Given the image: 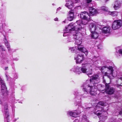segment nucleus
<instances>
[{
	"instance_id": "27",
	"label": "nucleus",
	"mask_w": 122,
	"mask_h": 122,
	"mask_svg": "<svg viewBox=\"0 0 122 122\" xmlns=\"http://www.w3.org/2000/svg\"><path fill=\"white\" fill-rule=\"evenodd\" d=\"M116 86L118 88V90L119 91H121L122 88V83H121L120 85L117 84Z\"/></svg>"
},
{
	"instance_id": "8",
	"label": "nucleus",
	"mask_w": 122,
	"mask_h": 122,
	"mask_svg": "<svg viewBox=\"0 0 122 122\" xmlns=\"http://www.w3.org/2000/svg\"><path fill=\"white\" fill-rule=\"evenodd\" d=\"M85 53L81 51V52L78 53L76 57H75V59L76 60V63L80 64L84 60V56L83 53Z\"/></svg>"
},
{
	"instance_id": "30",
	"label": "nucleus",
	"mask_w": 122,
	"mask_h": 122,
	"mask_svg": "<svg viewBox=\"0 0 122 122\" xmlns=\"http://www.w3.org/2000/svg\"><path fill=\"white\" fill-rule=\"evenodd\" d=\"M76 48L74 47H70L69 48V49L71 50V51L72 52H74L75 51Z\"/></svg>"
},
{
	"instance_id": "48",
	"label": "nucleus",
	"mask_w": 122,
	"mask_h": 122,
	"mask_svg": "<svg viewBox=\"0 0 122 122\" xmlns=\"http://www.w3.org/2000/svg\"><path fill=\"white\" fill-rule=\"evenodd\" d=\"M19 102V103H22V102H21V101H20Z\"/></svg>"
},
{
	"instance_id": "37",
	"label": "nucleus",
	"mask_w": 122,
	"mask_h": 122,
	"mask_svg": "<svg viewBox=\"0 0 122 122\" xmlns=\"http://www.w3.org/2000/svg\"><path fill=\"white\" fill-rule=\"evenodd\" d=\"M12 60L13 61L15 60L16 61H17L18 60V59L17 58H13L12 59Z\"/></svg>"
},
{
	"instance_id": "45",
	"label": "nucleus",
	"mask_w": 122,
	"mask_h": 122,
	"mask_svg": "<svg viewBox=\"0 0 122 122\" xmlns=\"http://www.w3.org/2000/svg\"><path fill=\"white\" fill-rule=\"evenodd\" d=\"M103 82H104V83H105V85L106 84H107V83H106V81L104 79L103 80Z\"/></svg>"
},
{
	"instance_id": "15",
	"label": "nucleus",
	"mask_w": 122,
	"mask_h": 122,
	"mask_svg": "<svg viewBox=\"0 0 122 122\" xmlns=\"http://www.w3.org/2000/svg\"><path fill=\"white\" fill-rule=\"evenodd\" d=\"M97 25H95L94 24H91L90 25V29L91 33L96 31L97 29Z\"/></svg>"
},
{
	"instance_id": "14",
	"label": "nucleus",
	"mask_w": 122,
	"mask_h": 122,
	"mask_svg": "<svg viewBox=\"0 0 122 122\" xmlns=\"http://www.w3.org/2000/svg\"><path fill=\"white\" fill-rule=\"evenodd\" d=\"M71 71H73L78 74L81 73V67L78 66H74L71 69Z\"/></svg>"
},
{
	"instance_id": "2",
	"label": "nucleus",
	"mask_w": 122,
	"mask_h": 122,
	"mask_svg": "<svg viewBox=\"0 0 122 122\" xmlns=\"http://www.w3.org/2000/svg\"><path fill=\"white\" fill-rule=\"evenodd\" d=\"M83 21L81 20H80L76 21V22L74 24V26L73 27V24L71 23L69 24L71 27V30L72 31L73 34V36H77V37L79 38L81 36V33L78 31H80L82 29L83 27Z\"/></svg>"
},
{
	"instance_id": "46",
	"label": "nucleus",
	"mask_w": 122,
	"mask_h": 122,
	"mask_svg": "<svg viewBox=\"0 0 122 122\" xmlns=\"http://www.w3.org/2000/svg\"><path fill=\"white\" fill-rule=\"evenodd\" d=\"M2 34H3V35L4 36L5 38H6V36L5 35H4L3 33H2Z\"/></svg>"
},
{
	"instance_id": "19",
	"label": "nucleus",
	"mask_w": 122,
	"mask_h": 122,
	"mask_svg": "<svg viewBox=\"0 0 122 122\" xmlns=\"http://www.w3.org/2000/svg\"><path fill=\"white\" fill-rule=\"evenodd\" d=\"M121 3L120 1L118 0L115 1L114 8L115 10H117L120 8L121 6Z\"/></svg>"
},
{
	"instance_id": "25",
	"label": "nucleus",
	"mask_w": 122,
	"mask_h": 122,
	"mask_svg": "<svg viewBox=\"0 0 122 122\" xmlns=\"http://www.w3.org/2000/svg\"><path fill=\"white\" fill-rule=\"evenodd\" d=\"M5 120H6V122H8V117L9 116L8 109H5Z\"/></svg>"
},
{
	"instance_id": "7",
	"label": "nucleus",
	"mask_w": 122,
	"mask_h": 122,
	"mask_svg": "<svg viewBox=\"0 0 122 122\" xmlns=\"http://www.w3.org/2000/svg\"><path fill=\"white\" fill-rule=\"evenodd\" d=\"M104 102H99L96 107V109H98L99 108H101V110H97L96 112L94 113L95 114H96L97 116H99L101 115L100 116L101 117V116H102L103 113L102 112H104V110L102 109V106H103L104 105Z\"/></svg>"
},
{
	"instance_id": "20",
	"label": "nucleus",
	"mask_w": 122,
	"mask_h": 122,
	"mask_svg": "<svg viewBox=\"0 0 122 122\" xmlns=\"http://www.w3.org/2000/svg\"><path fill=\"white\" fill-rule=\"evenodd\" d=\"M66 1V3L65 5V6L68 9H71L73 7V4L71 0H67Z\"/></svg>"
},
{
	"instance_id": "10",
	"label": "nucleus",
	"mask_w": 122,
	"mask_h": 122,
	"mask_svg": "<svg viewBox=\"0 0 122 122\" xmlns=\"http://www.w3.org/2000/svg\"><path fill=\"white\" fill-rule=\"evenodd\" d=\"M80 109H78L76 110L68 112L67 114L68 115L75 117H77V115L80 114L81 112V111L79 110Z\"/></svg>"
},
{
	"instance_id": "41",
	"label": "nucleus",
	"mask_w": 122,
	"mask_h": 122,
	"mask_svg": "<svg viewBox=\"0 0 122 122\" xmlns=\"http://www.w3.org/2000/svg\"><path fill=\"white\" fill-rule=\"evenodd\" d=\"M54 20L55 21H58V19L57 18H56L54 19Z\"/></svg>"
},
{
	"instance_id": "47",
	"label": "nucleus",
	"mask_w": 122,
	"mask_h": 122,
	"mask_svg": "<svg viewBox=\"0 0 122 122\" xmlns=\"http://www.w3.org/2000/svg\"><path fill=\"white\" fill-rule=\"evenodd\" d=\"M8 68V67H5V70H6L7 69V68Z\"/></svg>"
},
{
	"instance_id": "43",
	"label": "nucleus",
	"mask_w": 122,
	"mask_h": 122,
	"mask_svg": "<svg viewBox=\"0 0 122 122\" xmlns=\"http://www.w3.org/2000/svg\"><path fill=\"white\" fill-rule=\"evenodd\" d=\"M75 1H76V2H78L80 1V0H74Z\"/></svg>"
},
{
	"instance_id": "40",
	"label": "nucleus",
	"mask_w": 122,
	"mask_h": 122,
	"mask_svg": "<svg viewBox=\"0 0 122 122\" xmlns=\"http://www.w3.org/2000/svg\"><path fill=\"white\" fill-rule=\"evenodd\" d=\"M5 75H6V79L7 80H7H8V79L9 76L8 75H6V74H5Z\"/></svg>"
},
{
	"instance_id": "18",
	"label": "nucleus",
	"mask_w": 122,
	"mask_h": 122,
	"mask_svg": "<svg viewBox=\"0 0 122 122\" xmlns=\"http://www.w3.org/2000/svg\"><path fill=\"white\" fill-rule=\"evenodd\" d=\"M74 11L71 10L69 11V14L68 15L67 19L69 21L72 20L74 18Z\"/></svg>"
},
{
	"instance_id": "39",
	"label": "nucleus",
	"mask_w": 122,
	"mask_h": 122,
	"mask_svg": "<svg viewBox=\"0 0 122 122\" xmlns=\"http://www.w3.org/2000/svg\"><path fill=\"white\" fill-rule=\"evenodd\" d=\"M91 108V107H87V108H85V110H88L90 108Z\"/></svg>"
},
{
	"instance_id": "35",
	"label": "nucleus",
	"mask_w": 122,
	"mask_h": 122,
	"mask_svg": "<svg viewBox=\"0 0 122 122\" xmlns=\"http://www.w3.org/2000/svg\"><path fill=\"white\" fill-rule=\"evenodd\" d=\"M18 75L17 74H15L14 75V77L15 78L17 79L18 78Z\"/></svg>"
},
{
	"instance_id": "4",
	"label": "nucleus",
	"mask_w": 122,
	"mask_h": 122,
	"mask_svg": "<svg viewBox=\"0 0 122 122\" xmlns=\"http://www.w3.org/2000/svg\"><path fill=\"white\" fill-rule=\"evenodd\" d=\"M92 68L91 65L89 63L82 64L81 67V73H86L88 75H91L92 72Z\"/></svg>"
},
{
	"instance_id": "16",
	"label": "nucleus",
	"mask_w": 122,
	"mask_h": 122,
	"mask_svg": "<svg viewBox=\"0 0 122 122\" xmlns=\"http://www.w3.org/2000/svg\"><path fill=\"white\" fill-rule=\"evenodd\" d=\"M90 16H93L95 15L97 13V11L96 10L93 8L92 7H90L89 9Z\"/></svg>"
},
{
	"instance_id": "3",
	"label": "nucleus",
	"mask_w": 122,
	"mask_h": 122,
	"mask_svg": "<svg viewBox=\"0 0 122 122\" xmlns=\"http://www.w3.org/2000/svg\"><path fill=\"white\" fill-rule=\"evenodd\" d=\"M107 68V72H105V75L107 76L110 79L112 78V77L115 76L117 75V73L116 71H114L113 70V67L111 66L107 67V66H103L100 67L99 69L101 71H103L106 68Z\"/></svg>"
},
{
	"instance_id": "38",
	"label": "nucleus",
	"mask_w": 122,
	"mask_h": 122,
	"mask_svg": "<svg viewBox=\"0 0 122 122\" xmlns=\"http://www.w3.org/2000/svg\"><path fill=\"white\" fill-rule=\"evenodd\" d=\"M73 122H79V121L78 119H76Z\"/></svg>"
},
{
	"instance_id": "24",
	"label": "nucleus",
	"mask_w": 122,
	"mask_h": 122,
	"mask_svg": "<svg viewBox=\"0 0 122 122\" xmlns=\"http://www.w3.org/2000/svg\"><path fill=\"white\" fill-rule=\"evenodd\" d=\"M100 10L103 11V12H106L108 14V12H109L108 11V8L105 6H103L101 7Z\"/></svg>"
},
{
	"instance_id": "51",
	"label": "nucleus",
	"mask_w": 122,
	"mask_h": 122,
	"mask_svg": "<svg viewBox=\"0 0 122 122\" xmlns=\"http://www.w3.org/2000/svg\"><path fill=\"white\" fill-rule=\"evenodd\" d=\"M104 111V112H105V113H106V112L105 111Z\"/></svg>"
},
{
	"instance_id": "5",
	"label": "nucleus",
	"mask_w": 122,
	"mask_h": 122,
	"mask_svg": "<svg viewBox=\"0 0 122 122\" xmlns=\"http://www.w3.org/2000/svg\"><path fill=\"white\" fill-rule=\"evenodd\" d=\"M75 41V45H76L77 49L80 51L83 52L86 56L88 54V51L81 44L82 42L81 39H74Z\"/></svg>"
},
{
	"instance_id": "26",
	"label": "nucleus",
	"mask_w": 122,
	"mask_h": 122,
	"mask_svg": "<svg viewBox=\"0 0 122 122\" xmlns=\"http://www.w3.org/2000/svg\"><path fill=\"white\" fill-rule=\"evenodd\" d=\"M118 12L116 11H109V12H108V14L111 15L113 16H117L118 15Z\"/></svg>"
},
{
	"instance_id": "42",
	"label": "nucleus",
	"mask_w": 122,
	"mask_h": 122,
	"mask_svg": "<svg viewBox=\"0 0 122 122\" xmlns=\"http://www.w3.org/2000/svg\"><path fill=\"white\" fill-rule=\"evenodd\" d=\"M10 30H11L10 29H9V30L7 29V30H5V31L6 32H8L9 31H10Z\"/></svg>"
},
{
	"instance_id": "1",
	"label": "nucleus",
	"mask_w": 122,
	"mask_h": 122,
	"mask_svg": "<svg viewBox=\"0 0 122 122\" xmlns=\"http://www.w3.org/2000/svg\"><path fill=\"white\" fill-rule=\"evenodd\" d=\"M90 82L91 84H92L93 85L90 86L86 83L83 84V90L84 92H85L86 93L83 94L81 92H75L74 95L76 96V98H77L79 99H81L80 97L83 96V97H86L88 96V93L92 95L96 94V92L97 91L98 83L100 82L99 76L97 75H94L91 76L90 79Z\"/></svg>"
},
{
	"instance_id": "29",
	"label": "nucleus",
	"mask_w": 122,
	"mask_h": 122,
	"mask_svg": "<svg viewBox=\"0 0 122 122\" xmlns=\"http://www.w3.org/2000/svg\"><path fill=\"white\" fill-rule=\"evenodd\" d=\"M118 78L121 80H122V72H120L119 74L118 73Z\"/></svg>"
},
{
	"instance_id": "36",
	"label": "nucleus",
	"mask_w": 122,
	"mask_h": 122,
	"mask_svg": "<svg viewBox=\"0 0 122 122\" xmlns=\"http://www.w3.org/2000/svg\"><path fill=\"white\" fill-rule=\"evenodd\" d=\"M92 1V0H86V2L87 3H90Z\"/></svg>"
},
{
	"instance_id": "6",
	"label": "nucleus",
	"mask_w": 122,
	"mask_h": 122,
	"mask_svg": "<svg viewBox=\"0 0 122 122\" xmlns=\"http://www.w3.org/2000/svg\"><path fill=\"white\" fill-rule=\"evenodd\" d=\"M80 18L82 19L85 20V22H83L84 25H85L90 20V15L86 11L81 12L80 14Z\"/></svg>"
},
{
	"instance_id": "34",
	"label": "nucleus",
	"mask_w": 122,
	"mask_h": 122,
	"mask_svg": "<svg viewBox=\"0 0 122 122\" xmlns=\"http://www.w3.org/2000/svg\"><path fill=\"white\" fill-rule=\"evenodd\" d=\"M4 109H8V106L7 103L5 105L4 107Z\"/></svg>"
},
{
	"instance_id": "50",
	"label": "nucleus",
	"mask_w": 122,
	"mask_h": 122,
	"mask_svg": "<svg viewBox=\"0 0 122 122\" xmlns=\"http://www.w3.org/2000/svg\"><path fill=\"white\" fill-rule=\"evenodd\" d=\"M65 21H63V22H65Z\"/></svg>"
},
{
	"instance_id": "21",
	"label": "nucleus",
	"mask_w": 122,
	"mask_h": 122,
	"mask_svg": "<svg viewBox=\"0 0 122 122\" xmlns=\"http://www.w3.org/2000/svg\"><path fill=\"white\" fill-rule=\"evenodd\" d=\"M3 41L4 43L7 48L8 51L10 52V44L6 40V39H4Z\"/></svg>"
},
{
	"instance_id": "49",
	"label": "nucleus",
	"mask_w": 122,
	"mask_h": 122,
	"mask_svg": "<svg viewBox=\"0 0 122 122\" xmlns=\"http://www.w3.org/2000/svg\"><path fill=\"white\" fill-rule=\"evenodd\" d=\"M109 0H105L106 1V2L107 1H109Z\"/></svg>"
},
{
	"instance_id": "22",
	"label": "nucleus",
	"mask_w": 122,
	"mask_h": 122,
	"mask_svg": "<svg viewBox=\"0 0 122 122\" xmlns=\"http://www.w3.org/2000/svg\"><path fill=\"white\" fill-rule=\"evenodd\" d=\"M110 28L109 27H104L102 29V32L106 33H109L110 32Z\"/></svg>"
},
{
	"instance_id": "28",
	"label": "nucleus",
	"mask_w": 122,
	"mask_h": 122,
	"mask_svg": "<svg viewBox=\"0 0 122 122\" xmlns=\"http://www.w3.org/2000/svg\"><path fill=\"white\" fill-rule=\"evenodd\" d=\"M116 52L117 53L119 54L120 55L122 56V49H118L117 48Z\"/></svg>"
},
{
	"instance_id": "13",
	"label": "nucleus",
	"mask_w": 122,
	"mask_h": 122,
	"mask_svg": "<svg viewBox=\"0 0 122 122\" xmlns=\"http://www.w3.org/2000/svg\"><path fill=\"white\" fill-rule=\"evenodd\" d=\"M0 84L1 85V90L2 92H6L7 87L5 82L0 77Z\"/></svg>"
},
{
	"instance_id": "11",
	"label": "nucleus",
	"mask_w": 122,
	"mask_h": 122,
	"mask_svg": "<svg viewBox=\"0 0 122 122\" xmlns=\"http://www.w3.org/2000/svg\"><path fill=\"white\" fill-rule=\"evenodd\" d=\"M109 83L106 84H105V91L107 94H112L114 92L115 89L113 87H111L109 85Z\"/></svg>"
},
{
	"instance_id": "31",
	"label": "nucleus",
	"mask_w": 122,
	"mask_h": 122,
	"mask_svg": "<svg viewBox=\"0 0 122 122\" xmlns=\"http://www.w3.org/2000/svg\"><path fill=\"white\" fill-rule=\"evenodd\" d=\"M77 104L76 105V106L78 105L79 107H80L81 106V101L79 100V101H76Z\"/></svg>"
},
{
	"instance_id": "33",
	"label": "nucleus",
	"mask_w": 122,
	"mask_h": 122,
	"mask_svg": "<svg viewBox=\"0 0 122 122\" xmlns=\"http://www.w3.org/2000/svg\"><path fill=\"white\" fill-rule=\"evenodd\" d=\"M102 46L101 45H99L97 46V48L99 49H102Z\"/></svg>"
},
{
	"instance_id": "44",
	"label": "nucleus",
	"mask_w": 122,
	"mask_h": 122,
	"mask_svg": "<svg viewBox=\"0 0 122 122\" xmlns=\"http://www.w3.org/2000/svg\"><path fill=\"white\" fill-rule=\"evenodd\" d=\"M61 9V8L60 7H59V8H58L57 9V11L58 10H60V9Z\"/></svg>"
},
{
	"instance_id": "23",
	"label": "nucleus",
	"mask_w": 122,
	"mask_h": 122,
	"mask_svg": "<svg viewBox=\"0 0 122 122\" xmlns=\"http://www.w3.org/2000/svg\"><path fill=\"white\" fill-rule=\"evenodd\" d=\"M91 36L93 38H98L99 36V34L96 31L92 33Z\"/></svg>"
},
{
	"instance_id": "12",
	"label": "nucleus",
	"mask_w": 122,
	"mask_h": 122,
	"mask_svg": "<svg viewBox=\"0 0 122 122\" xmlns=\"http://www.w3.org/2000/svg\"><path fill=\"white\" fill-rule=\"evenodd\" d=\"M71 24H69L68 27H66L65 29L64 30V33L63 34L64 36H68L69 34V32L72 33V31L71 30V27L70 25Z\"/></svg>"
},
{
	"instance_id": "32",
	"label": "nucleus",
	"mask_w": 122,
	"mask_h": 122,
	"mask_svg": "<svg viewBox=\"0 0 122 122\" xmlns=\"http://www.w3.org/2000/svg\"><path fill=\"white\" fill-rule=\"evenodd\" d=\"M65 43H68L69 42H70L71 41L70 39H66L65 40Z\"/></svg>"
},
{
	"instance_id": "17",
	"label": "nucleus",
	"mask_w": 122,
	"mask_h": 122,
	"mask_svg": "<svg viewBox=\"0 0 122 122\" xmlns=\"http://www.w3.org/2000/svg\"><path fill=\"white\" fill-rule=\"evenodd\" d=\"M0 50L2 51H5V52H1V55L2 57L5 59L7 56L6 52L5 51V49L4 46L2 45L0 46Z\"/></svg>"
},
{
	"instance_id": "9",
	"label": "nucleus",
	"mask_w": 122,
	"mask_h": 122,
	"mask_svg": "<svg viewBox=\"0 0 122 122\" xmlns=\"http://www.w3.org/2000/svg\"><path fill=\"white\" fill-rule=\"evenodd\" d=\"M122 25V21L121 20H115L113 22L112 28L113 30H116L119 28Z\"/></svg>"
}]
</instances>
